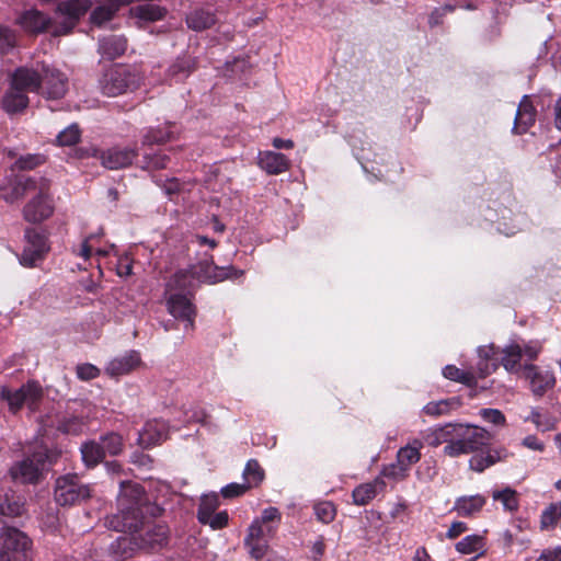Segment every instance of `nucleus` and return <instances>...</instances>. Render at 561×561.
Here are the masks:
<instances>
[{
	"instance_id": "obj_49",
	"label": "nucleus",
	"mask_w": 561,
	"mask_h": 561,
	"mask_svg": "<svg viewBox=\"0 0 561 561\" xmlns=\"http://www.w3.org/2000/svg\"><path fill=\"white\" fill-rule=\"evenodd\" d=\"M191 68L192 62L190 59H179L169 68L168 73L175 81H180L190 75Z\"/></svg>"
},
{
	"instance_id": "obj_3",
	"label": "nucleus",
	"mask_w": 561,
	"mask_h": 561,
	"mask_svg": "<svg viewBox=\"0 0 561 561\" xmlns=\"http://www.w3.org/2000/svg\"><path fill=\"white\" fill-rule=\"evenodd\" d=\"M466 431H468L467 424L448 423L444 426L430 428L425 435V440L433 447L445 444L444 454L449 457H458L468 454Z\"/></svg>"
},
{
	"instance_id": "obj_61",
	"label": "nucleus",
	"mask_w": 561,
	"mask_h": 561,
	"mask_svg": "<svg viewBox=\"0 0 561 561\" xmlns=\"http://www.w3.org/2000/svg\"><path fill=\"white\" fill-rule=\"evenodd\" d=\"M171 138L169 133L162 130H149L145 136V141L148 144H160Z\"/></svg>"
},
{
	"instance_id": "obj_63",
	"label": "nucleus",
	"mask_w": 561,
	"mask_h": 561,
	"mask_svg": "<svg viewBox=\"0 0 561 561\" xmlns=\"http://www.w3.org/2000/svg\"><path fill=\"white\" fill-rule=\"evenodd\" d=\"M553 116H554L553 121H554L556 128L561 130V96L554 103Z\"/></svg>"
},
{
	"instance_id": "obj_31",
	"label": "nucleus",
	"mask_w": 561,
	"mask_h": 561,
	"mask_svg": "<svg viewBox=\"0 0 561 561\" xmlns=\"http://www.w3.org/2000/svg\"><path fill=\"white\" fill-rule=\"evenodd\" d=\"M493 501L500 502L505 512L515 513L519 507V495L511 486L495 489L492 491Z\"/></svg>"
},
{
	"instance_id": "obj_51",
	"label": "nucleus",
	"mask_w": 561,
	"mask_h": 561,
	"mask_svg": "<svg viewBox=\"0 0 561 561\" xmlns=\"http://www.w3.org/2000/svg\"><path fill=\"white\" fill-rule=\"evenodd\" d=\"M15 34L5 26H0V55L8 53L15 45Z\"/></svg>"
},
{
	"instance_id": "obj_47",
	"label": "nucleus",
	"mask_w": 561,
	"mask_h": 561,
	"mask_svg": "<svg viewBox=\"0 0 561 561\" xmlns=\"http://www.w3.org/2000/svg\"><path fill=\"white\" fill-rule=\"evenodd\" d=\"M455 407H457V402L453 400H440L437 402H430L424 408V413L428 415H443L448 413L450 410H453Z\"/></svg>"
},
{
	"instance_id": "obj_35",
	"label": "nucleus",
	"mask_w": 561,
	"mask_h": 561,
	"mask_svg": "<svg viewBox=\"0 0 561 561\" xmlns=\"http://www.w3.org/2000/svg\"><path fill=\"white\" fill-rule=\"evenodd\" d=\"M128 0H108L106 4L100 5L93 10L91 14L92 23L102 25L103 23L110 21L114 13L119 9V7L126 4Z\"/></svg>"
},
{
	"instance_id": "obj_59",
	"label": "nucleus",
	"mask_w": 561,
	"mask_h": 561,
	"mask_svg": "<svg viewBox=\"0 0 561 561\" xmlns=\"http://www.w3.org/2000/svg\"><path fill=\"white\" fill-rule=\"evenodd\" d=\"M116 271L118 276L127 277L131 275L133 272V262L127 254L121 255L117 260Z\"/></svg>"
},
{
	"instance_id": "obj_45",
	"label": "nucleus",
	"mask_w": 561,
	"mask_h": 561,
	"mask_svg": "<svg viewBox=\"0 0 561 561\" xmlns=\"http://www.w3.org/2000/svg\"><path fill=\"white\" fill-rule=\"evenodd\" d=\"M218 506L219 499L216 493L203 495L197 513L198 520L201 522L202 519L208 517L210 514L216 513Z\"/></svg>"
},
{
	"instance_id": "obj_6",
	"label": "nucleus",
	"mask_w": 561,
	"mask_h": 561,
	"mask_svg": "<svg viewBox=\"0 0 561 561\" xmlns=\"http://www.w3.org/2000/svg\"><path fill=\"white\" fill-rule=\"evenodd\" d=\"M542 351V342L539 340H511L502 348L501 364L508 373H517L520 368V360H535Z\"/></svg>"
},
{
	"instance_id": "obj_40",
	"label": "nucleus",
	"mask_w": 561,
	"mask_h": 561,
	"mask_svg": "<svg viewBox=\"0 0 561 561\" xmlns=\"http://www.w3.org/2000/svg\"><path fill=\"white\" fill-rule=\"evenodd\" d=\"M445 378L461 382L467 386H473L477 382V375L471 370H461L454 365H447L443 369Z\"/></svg>"
},
{
	"instance_id": "obj_12",
	"label": "nucleus",
	"mask_w": 561,
	"mask_h": 561,
	"mask_svg": "<svg viewBox=\"0 0 561 561\" xmlns=\"http://www.w3.org/2000/svg\"><path fill=\"white\" fill-rule=\"evenodd\" d=\"M25 247L19 256V262L24 267H34L44 260L50 250L48 236L45 231L30 228L25 231Z\"/></svg>"
},
{
	"instance_id": "obj_54",
	"label": "nucleus",
	"mask_w": 561,
	"mask_h": 561,
	"mask_svg": "<svg viewBox=\"0 0 561 561\" xmlns=\"http://www.w3.org/2000/svg\"><path fill=\"white\" fill-rule=\"evenodd\" d=\"M480 415L485 422L492 423L494 425L505 424V416L497 409H482L480 410Z\"/></svg>"
},
{
	"instance_id": "obj_25",
	"label": "nucleus",
	"mask_w": 561,
	"mask_h": 561,
	"mask_svg": "<svg viewBox=\"0 0 561 561\" xmlns=\"http://www.w3.org/2000/svg\"><path fill=\"white\" fill-rule=\"evenodd\" d=\"M497 350L493 344L483 345L478 348L479 362L477 365V377L484 378L497 368Z\"/></svg>"
},
{
	"instance_id": "obj_62",
	"label": "nucleus",
	"mask_w": 561,
	"mask_h": 561,
	"mask_svg": "<svg viewBox=\"0 0 561 561\" xmlns=\"http://www.w3.org/2000/svg\"><path fill=\"white\" fill-rule=\"evenodd\" d=\"M467 530V525L463 522H454L446 533V537L449 539L457 538Z\"/></svg>"
},
{
	"instance_id": "obj_39",
	"label": "nucleus",
	"mask_w": 561,
	"mask_h": 561,
	"mask_svg": "<svg viewBox=\"0 0 561 561\" xmlns=\"http://www.w3.org/2000/svg\"><path fill=\"white\" fill-rule=\"evenodd\" d=\"M242 477L248 489L255 488L263 481L264 470L256 460L251 459L247 462Z\"/></svg>"
},
{
	"instance_id": "obj_27",
	"label": "nucleus",
	"mask_w": 561,
	"mask_h": 561,
	"mask_svg": "<svg viewBox=\"0 0 561 561\" xmlns=\"http://www.w3.org/2000/svg\"><path fill=\"white\" fill-rule=\"evenodd\" d=\"M27 105V93L11 83L9 90L3 95L2 108L9 114H15L25 110Z\"/></svg>"
},
{
	"instance_id": "obj_19",
	"label": "nucleus",
	"mask_w": 561,
	"mask_h": 561,
	"mask_svg": "<svg viewBox=\"0 0 561 561\" xmlns=\"http://www.w3.org/2000/svg\"><path fill=\"white\" fill-rule=\"evenodd\" d=\"M257 164L268 174L284 173L290 167V162L285 154L271 150L259 152Z\"/></svg>"
},
{
	"instance_id": "obj_58",
	"label": "nucleus",
	"mask_w": 561,
	"mask_h": 561,
	"mask_svg": "<svg viewBox=\"0 0 561 561\" xmlns=\"http://www.w3.org/2000/svg\"><path fill=\"white\" fill-rule=\"evenodd\" d=\"M522 446L534 451L543 453L546 445L535 435H527L520 442Z\"/></svg>"
},
{
	"instance_id": "obj_37",
	"label": "nucleus",
	"mask_w": 561,
	"mask_h": 561,
	"mask_svg": "<svg viewBox=\"0 0 561 561\" xmlns=\"http://www.w3.org/2000/svg\"><path fill=\"white\" fill-rule=\"evenodd\" d=\"M141 537V547L162 546L167 541L168 528L164 525L148 526L145 537Z\"/></svg>"
},
{
	"instance_id": "obj_56",
	"label": "nucleus",
	"mask_w": 561,
	"mask_h": 561,
	"mask_svg": "<svg viewBox=\"0 0 561 561\" xmlns=\"http://www.w3.org/2000/svg\"><path fill=\"white\" fill-rule=\"evenodd\" d=\"M100 375V369L92 364H82L77 367V376L81 380H91Z\"/></svg>"
},
{
	"instance_id": "obj_21",
	"label": "nucleus",
	"mask_w": 561,
	"mask_h": 561,
	"mask_svg": "<svg viewBox=\"0 0 561 561\" xmlns=\"http://www.w3.org/2000/svg\"><path fill=\"white\" fill-rule=\"evenodd\" d=\"M140 365V356L137 352L131 351L118 357L111 359L106 367V374L112 377L126 375Z\"/></svg>"
},
{
	"instance_id": "obj_16",
	"label": "nucleus",
	"mask_w": 561,
	"mask_h": 561,
	"mask_svg": "<svg viewBox=\"0 0 561 561\" xmlns=\"http://www.w3.org/2000/svg\"><path fill=\"white\" fill-rule=\"evenodd\" d=\"M44 91L47 99H60L68 89V78L55 68L42 66Z\"/></svg>"
},
{
	"instance_id": "obj_28",
	"label": "nucleus",
	"mask_w": 561,
	"mask_h": 561,
	"mask_svg": "<svg viewBox=\"0 0 561 561\" xmlns=\"http://www.w3.org/2000/svg\"><path fill=\"white\" fill-rule=\"evenodd\" d=\"M127 48V41L124 36L108 35L100 39L99 53L103 58L115 59L122 56Z\"/></svg>"
},
{
	"instance_id": "obj_11",
	"label": "nucleus",
	"mask_w": 561,
	"mask_h": 561,
	"mask_svg": "<svg viewBox=\"0 0 561 561\" xmlns=\"http://www.w3.org/2000/svg\"><path fill=\"white\" fill-rule=\"evenodd\" d=\"M422 443H413L401 447L397 453L396 462L385 466L381 469V476L396 481L408 477L411 467L421 459Z\"/></svg>"
},
{
	"instance_id": "obj_18",
	"label": "nucleus",
	"mask_w": 561,
	"mask_h": 561,
	"mask_svg": "<svg viewBox=\"0 0 561 561\" xmlns=\"http://www.w3.org/2000/svg\"><path fill=\"white\" fill-rule=\"evenodd\" d=\"M11 83L26 93L39 92L43 72L28 67H20L13 72Z\"/></svg>"
},
{
	"instance_id": "obj_64",
	"label": "nucleus",
	"mask_w": 561,
	"mask_h": 561,
	"mask_svg": "<svg viewBox=\"0 0 561 561\" xmlns=\"http://www.w3.org/2000/svg\"><path fill=\"white\" fill-rule=\"evenodd\" d=\"M542 559L546 561H561V548L549 550L542 553Z\"/></svg>"
},
{
	"instance_id": "obj_44",
	"label": "nucleus",
	"mask_w": 561,
	"mask_h": 561,
	"mask_svg": "<svg viewBox=\"0 0 561 561\" xmlns=\"http://www.w3.org/2000/svg\"><path fill=\"white\" fill-rule=\"evenodd\" d=\"M105 455L116 456L123 450V438L116 433H108L100 438Z\"/></svg>"
},
{
	"instance_id": "obj_9",
	"label": "nucleus",
	"mask_w": 561,
	"mask_h": 561,
	"mask_svg": "<svg viewBox=\"0 0 561 561\" xmlns=\"http://www.w3.org/2000/svg\"><path fill=\"white\" fill-rule=\"evenodd\" d=\"M1 399L7 401L10 411L13 413L24 405L31 412H35L44 399V389L37 381L31 380L16 390L2 387Z\"/></svg>"
},
{
	"instance_id": "obj_5",
	"label": "nucleus",
	"mask_w": 561,
	"mask_h": 561,
	"mask_svg": "<svg viewBox=\"0 0 561 561\" xmlns=\"http://www.w3.org/2000/svg\"><path fill=\"white\" fill-rule=\"evenodd\" d=\"M32 541L14 527H3L0 531V561H30Z\"/></svg>"
},
{
	"instance_id": "obj_42",
	"label": "nucleus",
	"mask_w": 561,
	"mask_h": 561,
	"mask_svg": "<svg viewBox=\"0 0 561 561\" xmlns=\"http://www.w3.org/2000/svg\"><path fill=\"white\" fill-rule=\"evenodd\" d=\"M561 519V502L551 503L543 510L540 518L542 529L554 527Z\"/></svg>"
},
{
	"instance_id": "obj_20",
	"label": "nucleus",
	"mask_w": 561,
	"mask_h": 561,
	"mask_svg": "<svg viewBox=\"0 0 561 561\" xmlns=\"http://www.w3.org/2000/svg\"><path fill=\"white\" fill-rule=\"evenodd\" d=\"M135 157L133 149L114 147L103 151L100 159L105 168L116 170L129 165Z\"/></svg>"
},
{
	"instance_id": "obj_48",
	"label": "nucleus",
	"mask_w": 561,
	"mask_h": 561,
	"mask_svg": "<svg viewBox=\"0 0 561 561\" xmlns=\"http://www.w3.org/2000/svg\"><path fill=\"white\" fill-rule=\"evenodd\" d=\"M80 134L79 127L72 124L58 134L57 142L60 146H72L79 141Z\"/></svg>"
},
{
	"instance_id": "obj_50",
	"label": "nucleus",
	"mask_w": 561,
	"mask_h": 561,
	"mask_svg": "<svg viewBox=\"0 0 561 561\" xmlns=\"http://www.w3.org/2000/svg\"><path fill=\"white\" fill-rule=\"evenodd\" d=\"M98 240V236L91 234L85 238L80 245L73 250V253L77 256L82 257L83 260H88L94 252V243Z\"/></svg>"
},
{
	"instance_id": "obj_17",
	"label": "nucleus",
	"mask_w": 561,
	"mask_h": 561,
	"mask_svg": "<svg viewBox=\"0 0 561 561\" xmlns=\"http://www.w3.org/2000/svg\"><path fill=\"white\" fill-rule=\"evenodd\" d=\"M169 312L178 320L185 323V330L192 329L195 317V309L190 299L181 294L171 295L167 302Z\"/></svg>"
},
{
	"instance_id": "obj_4",
	"label": "nucleus",
	"mask_w": 561,
	"mask_h": 561,
	"mask_svg": "<svg viewBox=\"0 0 561 561\" xmlns=\"http://www.w3.org/2000/svg\"><path fill=\"white\" fill-rule=\"evenodd\" d=\"M144 77L137 68L115 66L104 72L100 89L106 96H117L137 89Z\"/></svg>"
},
{
	"instance_id": "obj_38",
	"label": "nucleus",
	"mask_w": 561,
	"mask_h": 561,
	"mask_svg": "<svg viewBox=\"0 0 561 561\" xmlns=\"http://www.w3.org/2000/svg\"><path fill=\"white\" fill-rule=\"evenodd\" d=\"M243 274L242 271H237L233 267H217L208 266L205 275L201 276L202 280L208 283L221 282L226 278H236Z\"/></svg>"
},
{
	"instance_id": "obj_34",
	"label": "nucleus",
	"mask_w": 561,
	"mask_h": 561,
	"mask_svg": "<svg viewBox=\"0 0 561 561\" xmlns=\"http://www.w3.org/2000/svg\"><path fill=\"white\" fill-rule=\"evenodd\" d=\"M215 22L214 13L203 9L192 11L186 18L187 26L194 31L206 30L214 25Z\"/></svg>"
},
{
	"instance_id": "obj_2",
	"label": "nucleus",
	"mask_w": 561,
	"mask_h": 561,
	"mask_svg": "<svg viewBox=\"0 0 561 561\" xmlns=\"http://www.w3.org/2000/svg\"><path fill=\"white\" fill-rule=\"evenodd\" d=\"M282 514L274 506L263 510L261 516L252 520L244 538V545L252 558L259 560L265 556L268 541L275 535Z\"/></svg>"
},
{
	"instance_id": "obj_26",
	"label": "nucleus",
	"mask_w": 561,
	"mask_h": 561,
	"mask_svg": "<svg viewBox=\"0 0 561 561\" xmlns=\"http://www.w3.org/2000/svg\"><path fill=\"white\" fill-rule=\"evenodd\" d=\"M486 503L481 494L463 495L456 499L453 510L462 517H470L478 514Z\"/></svg>"
},
{
	"instance_id": "obj_36",
	"label": "nucleus",
	"mask_w": 561,
	"mask_h": 561,
	"mask_svg": "<svg viewBox=\"0 0 561 561\" xmlns=\"http://www.w3.org/2000/svg\"><path fill=\"white\" fill-rule=\"evenodd\" d=\"M467 430L468 431H466V448H468V454L486 444L491 438L490 433L480 426L467 424Z\"/></svg>"
},
{
	"instance_id": "obj_57",
	"label": "nucleus",
	"mask_w": 561,
	"mask_h": 561,
	"mask_svg": "<svg viewBox=\"0 0 561 561\" xmlns=\"http://www.w3.org/2000/svg\"><path fill=\"white\" fill-rule=\"evenodd\" d=\"M44 162V157L41 154H27L25 157H21L16 161V167L19 169H33Z\"/></svg>"
},
{
	"instance_id": "obj_29",
	"label": "nucleus",
	"mask_w": 561,
	"mask_h": 561,
	"mask_svg": "<svg viewBox=\"0 0 561 561\" xmlns=\"http://www.w3.org/2000/svg\"><path fill=\"white\" fill-rule=\"evenodd\" d=\"M37 184V181L33 179H20L10 186L0 187L1 197L8 203H14L23 197Z\"/></svg>"
},
{
	"instance_id": "obj_14",
	"label": "nucleus",
	"mask_w": 561,
	"mask_h": 561,
	"mask_svg": "<svg viewBox=\"0 0 561 561\" xmlns=\"http://www.w3.org/2000/svg\"><path fill=\"white\" fill-rule=\"evenodd\" d=\"M90 0H67L59 2L56 13L65 16L59 26L53 30V35L60 36L68 34L77 24L79 19L91 8Z\"/></svg>"
},
{
	"instance_id": "obj_55",
	"label": "nucleus",
	"mask_w": 561,
	"mask_h": 561,
	"mask_svg": "<svg viewBox=\"0 0 561 561\" xmlns=\"http://www.w3.org/2000/svg\"><path fill=\"white\" fill-rule=\"evenodd\" d=\"M248 490L244 483H230L221 489V495L226 499H232L244 494Z\"/></svg>"
},
{
	"instance_id": "obj_41",
	"label": "nucleus",
	"mask_w": 561,
	"mask_h": 561,
	"mask_svg": "<svg viewBox=\"0 0 561 561\" xmlns=\"http://www.w3.org/2000/svg\"><path fill=\"white\" fill-rule=\"evenodd\" d=\"M484 538L480 535H468L456 543V550L462 554L481 551L484 548Z\"/></svg>"
},
{
	"instance_id": "obj_53",
	"label": "nucleus",
	"mask_w": 561,
	"mask_h": 561,
	"mask_svg": "<svg viewBox=\"0 0 561 561\" xmlns=\"http://www.w3.org/2000/svg\"><path fill=\"white\" fill-rule=\"evenodd\" d=\"M202 524L209 525L213 529H221L228 524V513L221 511L218 513L210 514L205 519L201 520Z\"/></svg>"
},
{
	"instance_id": "obj_1",
	"label": "nucleus",
	"mask_w": 561,
	"mask_h": 561,
	"mask_svg": "<svg viewBox=\"0 0 561 561\" xmlns=\"http://www.w3.org/2000/svg\"><path fill=\"white\" fill-rule=\"evenodd\" d=\"M118 513L106 518V526L122 533H137L149 506L144 489L137 483H121Z\"/></svg>"
},
{
	"instance_id": "obj_32",
	"label": "nucleus",
	"mask_w": 561,
	"mask_h": 561,
	"mask_svg": "<svg viewBox=\"0 0 561 561\" xmlns=\"http://www.w3.org/2000/svg\"><path fill=\"white\" fill-rule=\"evenodd\" d=\"M130 15L138 19L139 22H154L165 15V9L158 4L147 3L131 8Z\"/></svg>"
},
{
	"instance_id": "obj_33",
	"label": "nucleus",
	"mask_w": 561,
	"mask_h": 561,
	"mask_svg": "<svg viewBox=\"0 0 561 561\" xmlns=\"http://www.w3.org/2000/svg\"><path fill=\"white\" fill-rule=\"evenodd\" d=\"M82 460L87 467H94L106 456L100 442L89 440L80 448Z\"/></svg>"
},
{
	"instance_id": "obj_60",
	"label": "nucleus",
	"mask_w": 561,
	"mask_h": 561,
	"mask_svg": "<svg viewBox=\"0 0 561 561\" xmlns=\"http://www.w3.org/2000/svg\"><path fill=\"white\" fill-rule=\"evenodd\" d=\"M23 512V504L19 502H9L7 501L3 504H0V513L5 516H19Z\"/></svg>"
},
{
	"instance_id": "obj_30",
	"label": "nucleus",
	"mask_w": 561,
	"mask_h": 561,
	"mask_svg": "<svg viewBox=\"0 0 561 561\" xmlns=\"http://www.w3.org/2000/svg\"><path fill=\"white\" fill-rule=\"evenodd\" d=\"M506 457L504 449H492L485 453L477 454L469 460V466L473 471L482 472L486 468L495 465Z\"/></svg>"
},
{
	"instance_id": "obj_7",
	"label": "nucleus",
	"mask_w": 561,
	"mask_h": 561,
	"mask_svg": "<svg viewBox=\"0 0 561 561\" xmlns=\"http://www.w3.org/2000/svg\"><path fill=\"white\" fill-rule=\"evenodd\" d=\"M56 457V454H48L47 449L41 446L31 457H26L11 468V477L14 481L21 483H35L38 481L43 470L48 465H51Z\"/></svg>"
},
{
	"instance_id": "obj_8",
	"label": "nucleus",
	"mask_w": 561,
	"mask_h": 561,
	"mask_svg": "<svg viewBox=\"0 0 561 561\" xmlns=\"http://www.w3.org/2000/svg\"><path fill=\"white\" fill-rule=\"evenodd\" d=\"M34 193L23 208V217L32 224H39L50 218L55 211V202L46 181H39L32 190Z\"/></svg>"
},
{
	"instance_id": "obj_23",
	"label": "nucleus",
	"mask_w": 561,
	"mask_h": 561,
	"mask_svg": "<svg viewBox=\"0 0 561 561\" xmlns=\"http://www.w3.org/2000/svg\"><path fill=\"white\" fill-rule=\"evenodd\" d=\"M18 23L25 32L41 33L48 28L51 20L38 10L31 9L18 19Z\"/></svg>"
},
{
	"instance_id": "obj_15",
	"label": "nucleus",
	"mask_w": 561,
	"mask_h": 561,
	"mask_svg": "<svg viewBox=\"0 0 561 561\" xmlns=\"http://www.w3.org/2000/svg\"><path fill=\"white\" fill-rule=\"evenodd\" d=\"M523 375L529 381L530 389L535 396H542L554 386V376L548 369H541L533 364H525Z\"/></svg>"
},
{
	"instance_id": "obj_13",
	"label": "nucleus",
	"mask_w": 561,
	"mask_h": 561,
	"mask_svg": "<svg viewBox=\"0 0 561 561\" xmlns=\"http://www.w3.org/2000/svg\"><path fill=\"white\" fill-rule=\"evenodd\" d=\"M89 496V486L81 484L76 476H64L56 482L55 500L59 505H73Z\"/></svg>"
},
{
	"instance_id": "obj_10",
	"label": "nucleus",
	"mask_w": 561,
	"mask_h": 561,
	"mask_svg": "<svg viewBox=\"0 0 561 561\" xmlns=\"http://www.w3.org/2000/svg\"><path fill=\"white\" fill-rule=\"evenodd\" d=\"M183 414L184 417L174 420L172 425H168L163 420L157 419L146 422L138 435V444L142 448H149L167 439L170 428L179 430L182 425L198 420L195 414L190 415L188 412Z\"/></svg>"
},
{
	"instance_id": "obj_52",
	"label": "nucleus",
	"mask_w": 561,
	"mask_h": 561,
	"mask_svg": "<svg viewBox=\"0 0 561 561\" xmlns=\"http://www.w3.org/2000/svg\"><path fill=\"white\" fill-rule=\"evenodd\" d=\"M83 427V421L76 416L64 420L58 426L61 432L75 435L81 433Z\"/></svg>"
},
{
	"instance_id": "obj_22",
	"label": "nucleus",
	"mask_w": 561,
	"mask_h": 561,
	"mask_svg": "<svg viewBox=\"0 0 561 561\" xmlns=\"http://www.w3.org/2000/svg\"><path fill=\"white\" fill-rule=\"evenodd\" d=\"M385 486L386 484L381 474L370 482L359 484L353 490V503L359 506L368 504Z\"/></svg>"
},
{
	"instance_id": "obj_24",
	"label": "nucleus",
	"mask_w": 561,
	"mask_h": 561,
	"mask_svg": "<svg viewBox=\"0 0 561 561\" xmlns=\"http://www.w3.org/2000/svg\"><path fill=\"white\" fill-rule=\"evenodd\" d=\"M536 121V108L527 95H524L519 102L516 116L514 130L518 134H523L528 130L535 124Z\"/></svg>"
},
{
	"instance_id": "obj_43",
	"label": "nucleus",
	"mask_w": 561,
	"mask_h": 561,
	"mask_svg": "<svg viewBox=\"0 0 561 561\" xmlns=\"http://www.w3.org/2000/svg\"><path fill=\"white\" fill-rule=\"evenodd\" d=\"M525 421L534 423L536 428L540 432H548L556 427V420L548 414L541 413L537 409H533Z\"/></svg>"
},
{
	"instance_id": "obj_46",
	"label": "nucleus",
	"mask_w": 561,
	"mask_h": 561,
	"mask_svg": "<svg viewBox=\"0 0 561 561\" xmlns=\"http://www.w3.org/2000/svg\"><path fill=\"white\" fill-rule=\"evenodd\" d=\"M314 514L320 522L329 524L335 518V506L329 501L319 502L314 505Z\"/></svg>"
}]
</instances>
